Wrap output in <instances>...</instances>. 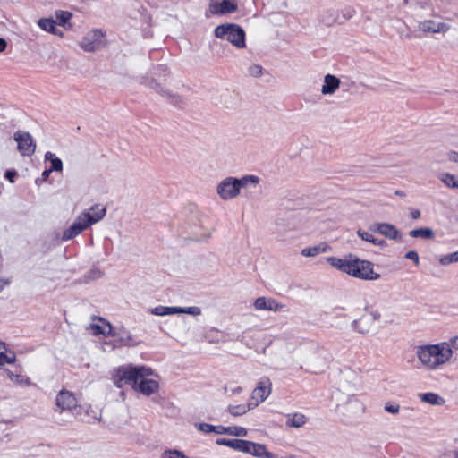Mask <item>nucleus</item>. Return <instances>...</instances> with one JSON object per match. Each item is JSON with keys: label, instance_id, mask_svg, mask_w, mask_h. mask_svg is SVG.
Returning a JSON list of instances; mask_svg holds the SVG:
<instances>
[{"label": "nucleus", "instance_id": "f257e3e1", "mask_svg": "<svg viewBox=\"0 0 458 458\" xmlns=\"http://www.w3.org/2000/svg\"><path fill=\"white\" fill-rule=\"evenodd\" d=\"M152 374V369L144 365H123L116 369L113 375V382L118 388H123L125 385H132L134 390L149 396L159 387L157 381L146 378Z\"/></svg>", "mask_w": 458, "mask_h": 458}, {"label": "nucleus", "instance_id": "f03ea898", "mask_svg": "<svg viewBox=\"0 0 458 458\" xmlns=\"http://www.w3.org/2000/svg\"><path fill=\"white\" fill-rule=\"evenodd\" d=\"M453 354L448 343L420 346L417 355L422 364L436 369L441 364L447 362Z\"/></svg>", "mask_w": 458, "mask_h": 458}, {"label": "nucleus", "instance_id": "7ed1b4c3", "mask_svg": "<svg viewBox=\"0 0 458 458\" xmlns=\"http://www.w3.org/2000/svg\"><path fill=\"white\" fill-rule=\"evenodd\" d=\"M259 182V178L253 174L244 175L241 178L228 176L218 183L216 193L224 200L232 199L240 194L242 188H245L249 184L256 186Z\"/></svg>", "mask_w": 458, "mask_h": 458}, {"label": "nucleus", "instance_id": "20e7f679", "mask_svg": "<svg viewBox=\"0 0 458 458\" xmlns=\"http://www.w3.org/2000/svg\"><path fill=\"white\" fill-rule=\"evenodd\" d=\"M214 36L217 38L226 39L237 48L246 47V33L236 23H225L216 26L214 30Z\"/></svg>", "mask_w": 458, "mask_h": 458}, {"label": "nucleus", "instance_id": "39448f33", "mask_svg": "<svg viewBox=\"0 0 458 458\" xmlns=\"http://www.w3.org/2000/svg\"><path fill=\"white\" fill-rule=\"evenodd\" d=\"M373 263L369 260L360 259L357 256H353L351 265L349 276L361 280H377L380 275L374 272Z\"/></svg>", "mask_w": 458, "mask_h": 458}, {"label": "nucleus", "instance_id": "423d86ee", "mask_svg": "<svg viewBox=\"0 0 458 458\" xmlns=\"http://www.w3.org/2000/svg\"><path fill=\"white\" fill-rule=\"evenodd\" d=\"M108 327L107 335L114 337V347L123 346H136L139 342L135 340L131 333L123 326L113 327L109 322H106Z\"/></svg>", "mask_w": 458, "mask_h": 458}, {"label": "nucleus", "instance_id": "0eeeda50", "mask_svg": "<svg viewBox=\"0 0 458 458\" xmlns=\"http://www.w3.org/2000/svg\"><path fill=\"white\" fill-rule=\"evenodd\" d=\"M101 220V216H98L96 219L89 218L86 216V218L81 219V216H79L76 220L72 224L71 226H69L64 232L63 233V235L61 237L62 241H69L81 233L85 229H87L89 226L92 225L93 224L98 223Z\"/></svg>", "mask_w": 458, "mask_h": 458}, {"label": "nucleus", "instance_id": "6e6552de", "mask_svg": "<svg viewBox=\"0 0 458 458\" xmlns=\"http://www.w3.org/2000/svg\"><path fill=\"white\" fill-rule=\"evenodd\" d=\"M13 140L17 142V148L22 156L30 157L34 154L36 144L29 132L18 131L14 133Z\"/></svg>", "mask_w": 458, "mask_h": 458}, {"label": "nucleus", "instance_id": "1a4fd4ad", "mask_svg": "<svg viewBox=\"0 0 458 458\" xmlns=\"http://www.w3.org/2000/svg\"><path fill=\"white\" fill-rule=\"evenodd\" d=\"M235 0H209L208 11L213 15H224L237 11Z\"/></svg>", "mask_w": 458, "mask_h": 458}, {"label": "nucleus", "instance_id": "9d476101", "mask_svg": "<svg viewBox=\"0 0 458 458\" xmlns=\"http://www.w3.org/2000/svg\"><path fill=\"white\" fill-rule=\"evenodd\" d=\"M77 400L74 394L67 390H61L55 398V404L62 411H72L76 406Z\"/></svg>", "mask_w": 458, "mask_h": 458}, {"label": "nucleus", "instance_id": "9b49d317", "mask_svg": "<svg viewBox=\"0 0 458 458\" xmlns=\"http://www.w3.org/2000/svg\"><path fill=\"white\" fill-rule=\"evenodd\" d=\"M271 386V381L267 377L262 378L258 383V386L252 392V399H257V402L254 403L255 406L258 405L259 403L264 402L267 399V397L270 394Z\"/></svg>", "mask_w": 458, "mask_h": 458}, {"label": "nucleus", "instance_id": "f8f14e48", "mask_svg": "<svg viewBox=\"0 0 458 458\" xmlns=\"http://www.w3.org/2000/svg\"><path fill=\"white\" fill-rule=\"evenodd\" d=\"M254 308L258 310L276 311L281 310L284 305L278 303L273 298L259 297L254 301Z\"/></svg>", "mask_w": 458, "mask_h": 458}, {"label": "nucleus", "instance_id": "ddd939ff", "mask_svg": "<svg viewBox=\"0 0 458 458\" xmlns=\"http://www.w3.org/2000/svg\"><path fill=\"white\" fill-rule=\"evenodd\" d=\"M352 254H349L344 258L329 257L327 262L334 267L337 268L343 273L349 275L351 265L353 259Z\"/></svg>", "mask_w": 458, "mask_h": 458}, {"label": "nucleus", "instance_id": "4468645a", "mask_svg": "<svg viewBox=\"0 0 458 458\" xmlns=\"http://www.w3.org/2000/svg\"><path fill=\"white\" fill-rule=\"evenodd\" d=\"M373 324L369 316L364 313L360 318L352 322V328L360 334L365 335L370 331Z\"/></svg>", "mask_w": 458, "mask_h": 458}, {"label": "nucleus", "instance_id": "2eb2a0df", "mask_svg": "<svg viewBox=\"0 0 458 458\" xmlns=\"http://www.w3.org/2000/svg\"><path fill=\"white\" fill-rule=\"evenodd\" d=\"M340 80L332 74H327L324 77V83L322 85L321 92L323 95H332L340 86Z\"/></svg>", "mask_w": 458, "mask_h": 458}, {"label": "nucleus", "instance_id": "dca6fc26", "mask_svg": "<svg viewBox=\"0 0 458 458\" xmlns=\"http://www.w3.org/2000/svg\"><path fill=\"white\" fill-rule=\"evenodd\" d=\"M419 29L423 32L439 33L446 31L449 26L444 22L436 23L433 21H424L420 22Z\"/></svg>", "mask_w": 458, "mask_h": 458}, {"label": "nucleus", "instance_id": "f3484780", "mask_svg": "<svg viewBox=\"0 0 458 458\" xmlns=\"http://www.w3.org/2000/svg\"><path fill=\"white\" fill-rule=\"evenodd\" d=\"M217 434H226L234 437H246L248 434V430L245 428L240 426L225 427L220 425L218 426Z\"/></svg>", "mask_w": 458, "mask_h": 458}, {"label": "nucleus", "instance_id": "a211bd4d", "mask_svg": "<svg viewBox=\"0 0 458 458\" xmlns=\"http://www.w3.org/2000/svg\"><path fill=\"white\" fill-rule=\"evenodd\" d=\"M381 235H384L386 238L394 240L396 242H402L403 237L400 231L392 224L383 223V229Z\"/></svg>", "mask_w": 458, "mask_h": 458}, {"label": "nucleus", "instance_id": "6ab92c4d", "mask_svg": "<svg viewBox=\"0 0 458 458\" xmlns=\"http://www.w3.org/2000/svg\"><path fill=\"white\" fill-rule=\"evenodd\" d=\"M56 21L53 18H41L38 21V25L45 31L54 35L63 36V32L56 29Z\"/></svg>", "mask_w": 458, "mask_h": 458}, {"label": "nucleus", "instance_id": "aec40b11", "mask_svg": "<svg viewBox=\"0 0 458 458\" xmlns=\"http://www.w3.org/2000/svg\"><path fill=\"white\" fill-rule=\"evenodd\" d=\"M250 454L257 458H277V456L267 451L264 444L253 443Z\"/></svg>", "mask_w": 458, "mask_h": 458}, {"label": "nucleus", "instance_id": "412c9836", "mask_svg": "<svg viewBox=\"0 0 458 458\" xmlns=\"http://www.w3.org/2000/svg\"><path fill=\"white\" fill-rule=\"evenodd\" d=\"M106 209L105 207H102L100 204L93 205L89 210L82 212L80 216L81 219L86 218V216L96 219L98 216H101V219L106 216Z\"/></svg>", "mask_w": 458, "mask_h": 458}, {"label": "nucleus", "instance_id": "4be33fe9", "mask_svg": "<svg viewBox=\"0 0 458 458\" xmlns=\"http://www.w3.org/2000/svg\"><path fill=\"white\" fill-rule=\"evenodd\" d=\"M419 396L423 403L431 405H443L445 403V400L442 396L432 392L423 393Z\"/></svg>", "mask_w": 458, "mask_h": 458}, {"label": "nucleus", "instance_id": "5701e85b", "mask_svg": "<svg viewBox=\"0 0 458 458\" xmlns=\"http://www.w3.org/2000/svg\"><path fill=\"white\" fill-rule=\"evenodd\" d=\"M72 411H73V414L74 416L83 421V422H87V423H90L91 422V419L93 420H98V417L96 415H93L90 417V412H93V411H89V410H84V408L82 406H78L76 404L75 408H73Z\"/></svg>", "mask_w": 458, "mask_h": 458}, {"label": "nucleus", "instance_id": "b1692460", "mask_svg": "<svg viewBox=\"0 0 458 458\" xmlns=\"http://www.w3.org/2000/svg\"><path fill=\"white\" fill-rule=\"evenodd\" d=\"M15 361L13 352H7L5 344L0 342V368L4 364H12Z\"/></svg>", "mask_w": 458, "mask_h": 458}, {"label": "nucleus", "instance_id": "393cba45", "mask_svg": "<svg viewBox=\"0 0 458 458\" xmlns=\"http://www.w3.org/2000/svg\"><path fill=\"white\" fill-rule=\"evenodd\" d=\"M45 160L50 162V171L52 172H62L63 171V161L55 157V155L50 151L45 154Z\"/></svg>", "mask_w": 458, "mask_h": 458}, {"label": "nucleus", "instance_id": "a878e982", "mask_svg": "<svg viewBox=\"0 0 458 458\" xmlns=\"http://www.w3.org/2000/svg\"><path fill=\"white\" fill-rule=\"evenodd\" d=\"M409 235L413 238L421 239H432L434 237V232L429 227L416 228L409 232Z\"/></svg>", "mask_w": 458, "mask_h": 458}, {"label": "nucleus", "instance_id": "bb28decb", "mask_svg": "<svg viewBox=\"0 0 458 458\" xmlns=\"http://www.w3.org/2000/svg\"><path fill=\"white\" fill-rule=\"evenodd\" d=\"M150 313L156 316H167L178 314V307L157 306L150 310Z\"/></svg>", "mask_w": 458, "mask_h": 458}, {"label": "nucleus", "instance_id": "cd10ccee", "mask_svg": "<svg viewBox=\"0 0 458 458\" xmlns=\"http://www.w3.org/2000/svg\"><path fill=\"white\" fill-rule=\"evenodd\" d=\"M306 422V417L301 413H294L293 415H288L286 425L288 427L300 428L303 426Z\"/></svg>", "mask_w": 458, "mask_h": 458}, {"label": "nucleus", "instance_id": "c85d7f7f", "mask_svg": "<svg viewBox=\"0 0 458 458\" xmlns=\"http://www.w3.org/2000/svg\"><path fill=\"white\" fill-rule=\"evenodd\" d=\"M251 408V403L248 404H238V405H229L227 411L231 415L234 417H238L245 414Z\"/></svg>", "mask_w": 458, "mask_h": 458}, {"label": "nucleus", "instance_id": "c756f323", "mask_svg": "<svg viewBox=\"0 0 458 458\" xmlns=\"http://www.w3.org/2000/svg\"><path fill=\"white\" fill-rule=\"evenodd\" d=\"M165 98L169 99L174 106L179 109H184L187 106L186 100L180 95L173 94L169 91Z\"/></svg>", "mask_w": 458, "mask_h": 458}, {"label": "nucleus", "instance_id": "7c9ffc66", "mask_svg": "<svg viewBox=\"0 0 458 458\" xmlns=\"http://www.w3.org/2000/svg\"><path fill=\"white\" fill-rule=\"evenodd\" d=\"M55 16L58 21V25L64 27V29H67V25L72 27L69 23V21L72 18V13L70 12L59 10L55 13Z\"/></svg>", "mask_w": 458, "mask_h": 458}, {"label": "nucleus", "instance_id": "2f4dec72", "mask_svg": "<svg viewBox=\"0 0 458 458\" xmlns=\"http://www.w3.org/2000/svg\"><path fill=\"white\" fill-rule=\"evenodd\" d=\"M147 86L152 89H154L157 93L165 97L168 94L169 90L164 88L159 82L157 81L156 79H149L147 81Z\"/></svg>", "mask_w": 458, "mask_h": 458}, {"label": "nucleus", "instance_id": "473e14b6", "mask_svg": "<svg viewBox=\"0 0 458 458\" xmlns=\"http://www.w3.org/2000/svg\"><path fill=\"white\" fill-rule=\"evenodd\" d=\"M253 443L250 440L239 439L235 451L250 454Z\"/></svg>", "mask_w": 458, "mask_h": 458}, {"label": "nucleus", "instance_id": "72a5a7b5", "mask_svg": "<svg viewBox=\"0 0 458 458\" xmlns=\"http://www.w3.org/2000/svg\"><path fill=\"white\" fill-rule=\"evenodd\" d=\"M9 378L20 386H30L31 384L30 379L22 375L14 374L8 371Z\"/></svg>", "mask_w": 458, "mask_h": 458}, {"label": "nucleus", "instance_id": "f704fd0d", "mask_svg": "<svg viewBox=\"0 0 458 458\" xmlns=\"http://www.w3.org/2000/svg\"><path fill=\"white\" fill-rule=\"evenodd\" d=\"M442 182L449 188L458 189V180L451 174H444L442 175Z\"/></svg>", "mask_w": 458, "mask_h": 458}, {"label": "nucleus", "instance_id": "c9c22d12", "mask_svg": "<svg viewBox=\"0 0 458 458\" xmlns=\"http://www.w3.org/2000/svg\"><path fill=\"white\" fill-rule=\"evenodd\" d=\"M438 261L442 266H447L454 262H458V251L444 255L439 258Z\"/></svg>", "mask_w": 458, "mask_h": 458}, {"label": "nucleus", "instance_id": "e433bc0d", "mask_svg": "<svg viewBox=\"0 0 458 458\" xmlns=\"http://www.w3.org/2000/svg\"><path fill=\"white\" fill-rule=\"evenodd\" d=\"M195 427L199 431H202L207 434L212 433V432L217 434V430H218V426H214V425L208 424L205 422L195 423Z\"/></svg>", "mask_w": 458, "mask_h": 458}, {"label": "nucleus", "instance_id": "4c0bfd02", "mask_svg": "<svg viewBox=\"0 0 458 458\" xmlns=\"http://www.w3.org/2000/svg\"><path fill=\"white\" fill-rule=\"evenodd\" d=\"M238 440H239V438H233V439L217 438L216 440V444L218 445H225V446H228V447L235 450L236 446H237Z\"/></svg>", "mask_w": 458, "mask_h": 458}, {"label": "nucleus", "instance_id": "58836bf2", "mask_svg": "<svg viewBox=\"0 0 458 458\" xmlns=\"http://www.w3.org/2000/svg\"><path fill=\"white\" fill-rule=\"evenodd\" d=\"M182 313L192 315V316H198V315H200L201 310H200V308H199L197 306H191V307H187V308L178 307V314H182Z\"/></svg>", "mask_w": 458, "mask_h": 458}, {"label": "nucleus", "instance_id": "ea45409f", "mask_svg": "<svg viewBox=\"0 0 458 458\" xmlns=\"http://www.w3.org/2000/svg\"><path fill=\"white\" fill-rule=\"evenodd\" d=\"M321 249L319 246H313V247H308L304 248L301 250V254L305 257H313L320 253Z\"/></svg>", "mask_w": 458, "mask_h": 458}, {"label": "nucleus", "instance_id": "a19ab883", "mask_svg": "<svg viewBox=\"0 0 458 458\" xmlns=\"http://www.w3.org/2000/svg\"><path fill=\"white\" fill-rule=\"evenodd\" d=\"M103 272L98 267H92L85 276L89 280H96L102 277Z\"/></svg>", "mask_w": 458, "mask_h": 458}, {"label": "nucleus", "instance_id": "79ce46f5", "mask_svg": "<svg viewBox=\"0 0 458 458\" xmlns=\"http://www.w3.org/2000/svg\"><path fill=\"white\" fill-rule=\"evenodd\" d=\"M263 68L259 64H252L249 67L248 72L252 77H259L262 74Z\"/></svg>", "mask_w": 458, "mask_h": 458}, {"label": "nucleus", "instance_id": "37998d69", "mask_svg": "<svg viewBox=\"0 0 458 458\" xmlns=\"http://www.w3.org/2000/svg\"><path fill=\"white\" fill-rule=\"evenodd\" d=\"M357 234H358V236H359V237H360L363 241L369 242H370V243H372V242H375V237H374L371 233H368V232H365V231H363V230H361V229H359V230L357 231Z\"/></svg>", "mask_w": 458, "mask_h": 458}, {"label": "nucleus", "instance_id": "c03bdc74", "mask_svg": "<svg viewBox=\"0 0 458 458\" xmlns=\"http://www.w3.org/2000/svg\"><path fill=\"white\" fill-rule=\"evenodd\" d=\"M400 406L394 403H387L385 405V411L391 414H397L399 412Z\"/></svg>", "mask_w": 458, "mask_h": 458}, {"label": "nucleus", "instance_id": "a18cd8bd", "mask_svg": "<svg viewBox=\"0 0 458 458\" xmlns=\"http://www.w3.org/2000/svg\"><path fill=\"white\" fill-rule=\"evenodd\" d=\"M18 177V173L14 169H7L4 172V178L8 180L10 182L13 183L15 179Z\"/></svg>", "mask_w": 458, "mask_h": 458}, {"label": "nucleus", "instance_id": "49530a36", "mask_svg": "<svg viewBox=\"0 0 458 458\" xmlns=\"http://www.w3.org/2000/svg\"><path fill=\"white\" fill-rule=\"evenodd\" d=\"M365 314L369 316L373 323L379 320L381 318V314L378 310H369L368 308L365 309Z\"/></svg>", "mask_w": 458, "mask_h": 458}, {"label": "nucleus", "instance_id": "de8ad7c7", "mask_svg": "<svg viewBox=\"0 0 458 458\" xmlns=\"http://www.w3.org/2000/svg\"><path fill=\"white\" fill-rule=\"evenodd\" d=\"M404 258L412 260L415 263V265H419L420 263L419 254L416 250H409L408 252L405 253Z\"/></svg>", "mask_w": 458, "mask_h": 458}, {"label": "nucleus", "instance_id": "09e8293b", "mask_svg": "<svg viewBox=\"0 0 458 458\" xmlns=\"http://www.w3.org/2000/svg\"><path fill=\"white\" fill-rule=\"evenodd\" d=\"M91 328H92L93 334L95 335H107V332H106L105 329L103 328V327L100 325L92 324Z\"/></svg>", "mask_w": 458, "mask_h": 458}, {"label": "nucleus", "instance_id": "8fccbe9b", "mask_svg": "<svg viewBox=\"0 0 458 458\" xmlns=\"http://www.w3.org/2000/svg\"><path fill=\"white\" fill-rule=\"evenodd\" d=\"M383 229V223H374L369 226V230L374 233L381 234Z\"/></svg>", "mask_w": 458, "mask_h": 458}, {"label": "nucleus", "instance_id": "3c124183", "mask_svg": "<svg viewBox=\"0 0 458 458\" xmlns=\"http://www.w3.org/2000/svg\"><path fill=\"white\" fill-rule=\"evenodd\" d=\"M156 74L159 76H166L169 74L168 67L165 64H158L157 66Z\"/></svg>", "mask_w": 458, "mask_h": 458}, {"label": "nucleus", "instance_id": "603ef678", "mask_svg": "<svg viewBox=\"0 0 458 458\" xmlns=\"http://www.w3.org/2000/svg\"><path fill=\"white\" fill-rule=\"evenodd\" d=\"M355 13V10L352 7H346L342 10L343 17L345 20L351 19Z\"/></svg>", "mask_w": 458, "mask_h": 458}, {"label": "nucleus", "instance_id": "864d4df0", "mask_svg": "<svg viewBox=\"0 0 458 458\" xmlns=\"http://www.w3.org/2000/svg\"><path fill=\"white\" fill-rule=\"evenodd\" d=\"M321 21H322L323 23H325L327 26H330V25H332L333 23L336 22V21H337V20H336V18H335V17H332V15H331V14H330V16H329V17H326V15H325V14H323V15L321 16Z\"/></svg>", "mask_w": 458, "mask_h": 458}, {"label": "nucleus", "instance_id": "5fc2aeb1", "mask_svg": "<svg viewBox=\"0 0 458 458\" xmlns=\"http://www.w3.org/2000/svg\"><path fill=\"white\" fill-rule=\"evenodd\" d=\"M412 6H419L421 9H426L429 6V3L428 0L419 1V0H411Z\"/></svg>", "mask_w": 458, "mask_h": 458}, {"label": "nucleus", "instance_id": "6e6d98bb", "mask_svg": "<svg viewBox=\"0 0 458 458\" xmlns=\"http://www.w3.org/2000/svg\"><path fill=\"white\" fill-rule=\"evenodd\" d=\"M168 458H189L184 454L178 450L169 451Z\"/></svg>", "mask_w": 458, "mask_h": 458}, {"label": "nucleus", "instance_id": "4d7b16f0", "mask_svg": "<svg viewBox=\"0 0 458 458\" xmlns=\"http://www.w3.org/2000/svg\"><path fill=\"white\" fill-rule=\"evenodd\" d=\"M447 157L452 162H458V152L451 150L447 153Z\"/></svg>", "mask_w": 458, "mask_h": 458}, {"label": "nucleus", "instance_id": "13d9d810", "mask_svg": "<svg viewBox=\"0 0 458 458\" xmlns=\"http://www.w3.org/2000/svg\"><path fill=\"white\" fill-rule=\"evenodd\" d=\"M81 47L87 52H92L95 50L94 43L89 42L81 45Z\"/></svg>", "mask_w": 458, "mask_h": 458}, {"label": "nucleus", "instance_id": "bf43d9fd", "mask_svg": "<svg viewBox=\"0 0 458 458\" xmlns=\"http://www.w3.org/2000/svg\"><path fill=\"white\" fill-rule=\"evenodd\" d=\"M372 244L377 245L381 248H385L386 246H387V242L385 240L377 238H375V242H372Z\"/></svg>", "mask_w": 458, "mask_h": 458}, {"label": "nucleus", "instance_id": "052dcab7", "mask_svg": "<svg viewBox=\"0 0 458 458\" xmlns=\"http://www.w3.org/2000/svg\"><path fill=\"white\" fill-rule=\"evenodd\" d=\"M410 215L412 219H419L420 217V211L419 209L411 208Z\"/></svg>", "mask_w": 458, "mask_h": 458}, {"label": "nucleus", "instance_id": "680f3d73", "mask_svg": "<svg viewBox=\"0 0 458 458\" xmlns=\"http://www.w3.org/2000/svg\"><path fill=\"white\" fill-rule=\"evenodd\" d=\"M450 348H454V349H456L458 350V336H454L453 337L451 340H450Z\"/></svg>", "mask_w": 458, "mask_h": 458}, {"label": "nucleus", "instance_id": "e2e57ef3", "mask_svg": "<svg viewBox=\"0 0 458 458\" xmlns=\"http://www.w3.org/2000/svg\"><path fill=\"white\" fill-rule=\"evenodd\" d=\"M52 173V171H50V169H45L42 174H41V177H42V181H47L50 175V174Z\"/></svg>", "mask_w": 458, "mask_h": 458}, {"label": "nucleus", "instance_id": "0e129e2a", "mask_svg": "<svg viewBox=\"0 0 458 458\" xmlns=\"http://www.w3.org/2000/svg\"><path fill=\"white\" fill-rule=\"evenodd\" d=\"M10 284L9 280L0 278V293L4 290V286Z\"/></svg>", "mask_w": 458, "mask_h": 458}, {"label": "nucleus", "instance_id": "69168bd1", "mask_svg": "<svg viewBox=\"0 0 458 458\" xmlns=\"http://www.w3.org/2000/svg\"><path fill=\"white\" fill-rule=\"evenodd\" d=\"M7 47V42L4 38H0V53L4 51Z\"/></svg>", "mask_w": 458, "mask_h": 458}, {"label": "nucleus", "instance_id": "338daca9", "mask_svg": "<svg viewBox=\"0 0 458 458\" xmlns=\"http://www.w3.org/2000/svg\"><path fill=\"white\" fill-rule=\"evenodd\" d=\"M395 194H396V195H398V196H400V197H403V196H405V193H404L403 191H395Z\"/></svg>", "mask_w": 458, "mask_h": 458}, {"label": "nucleus", "instance_id": "774afa93", "mask_svg": "<svg viewBox=\"0 0 458 458\" xmlns=\"http://www.w3.org/2000/svg\"><path fill=\"white\" fill-rule=\"evenodd\" d=\"M454 457L458 458V451H454Z\"/></svg>", "mask_w": 458, "mask_h": 458}]
</instances>
